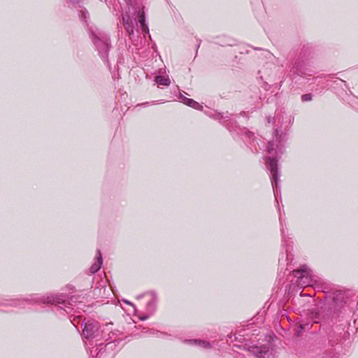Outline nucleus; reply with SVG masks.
Listing matches in <instances>:
<instances>
[{
    "mask_svg": "<svg viewBox=\"0 0 358 358\" xmlns=\"http://www.w3.org/2000/svg\"><path fill=\"white\" fill-rule=\"evenodd\" d=\"M188 342L192 345H195L196 346H199L201 348L208 349L211 347L209 342L206 341H201V340H189Z\"/></svg>",
    "mask_w": 358,
    "mask_h": 358,
    "instance_id": "13",
    "label": "nucleus"
},
{
    "mask_svg": "<svg viewBox=\"0 0 358 358\" xmlns=\"http://www.w3.org/2000/svg\"><path fill=\"white\" fill-rule=\"evenodd\" d=\"M88 33L94 45L99 52V55L106 59L110 48L108 36L97 27L88 28Z\"/></svg>",
    "mask_w": 358,
    "mask_h": 358,
    "instance_id": "3",
    "label": "nucleus"
},
{
    "mask_svg": "<svg viewBox=\"0 0 358 358\" xmlns=\"http://www.w3.org/2000/svg\"><path fill=\"white\" fill-rule=\"evenodd\" d=\"M80 19L85 22L87 26V19L89 18V13L84 8H81L78 13Z\"/></svg>",
    "mask_w": 358,
    "mask_h": 358,
    "instance_id": "15",
    "label": "nucleus"
},
{
    "mask_svg": "<svg viewBox=\"0 0 358 358\" xmlns=\"http://www.w3.org/2000/svg\"><path fill=\"white\" fill-rule=\"evenodd\" d=\"M155 82L159 85L169 86L171 83L170 79L168 77L162 76H157L155 77Z\"/></svg>",
    "mask_w": 358,
    "mask_h": 358,
    "instance_id": "14",
    "label": "nucleus"
},
{
    "mask_svg": "<svg viewBox=\"0 0 358 358\" xmlns=\"http://www.w3.org/2000/svg\"><path fill=\"white\" fill-rule=\"evenodd\" d=\"M67 2H69V3H74L75 2H77L78 0H66Z\"/></svg>",
    "mask_w": 358,
    "mask_h": 358,
    "instance_id": "18",
    "label": "nucleus"
},
{
    "mask_svg": "<svg viewBox=\"0 0 358 358\" xmlns=\"http://www.w3.org/2000/svg\"><path fill=\"white\" fill-rule=\"evenodd\" d=\"M268 351L269 348L266 345L252 346L250 348V352L257 357H264Z\"/></svg>",
    "mask_w": 358,
    "mask_h": 358,
    "instance_id": "7",
    "label": "nucleus"
},
{
    "mask_svg": "<svg viewBox=\"0 0 358 358\" xmlns=\"http://www.w3.org/2000/svg\"><path fill=\"white\" fill-rule=\"evenodd\" d=\"M138 22L141 27L142 31L144 34H149L148 27L145 24V17L143 10L138 12Z\"/></svg>",
    "mask_w": 358,
    "mask_h": 358,
    "instance_id": "12",
    "label": "nucleus"
},
{
    "mask_svg": "<svg viewBox=\"0 0 358 358\" xmlns=\"http://www.w3.org/2000/svg\"><path fill=\"white\" fill-rule=\"evenodd\" d=\"M311 314H312V315L310 316V317H311V319L313 320L314 322H315V323L318 322L317 320L319 318V316H318L319 314L317 312H315V313L312 312Z\"/></svg>",
    "mask_w": 358,
    "mask_h": 358,
    "instance_id": "17",
    "label": "nucleus"
},
{
    "mask_svg": "<svg viewBox=\"0 0 358 358\" xmlns=\"http://www.w3.org/2000/svg\"><path fill=\"white\" fill-rule=\"evenodd\" d=\"M305 62L303 60H302V59L299 57L294 62V63L293 64V66L292 67V71L295 73V74H297L299 76H301L303 73V66L305 65Z\"/></svg>",
    "mask_w": 358,
    "mask_h": 358,
    "instance_id": "8",
    "label": "nucleus"
},
{
    "mask_svg": "<svg viewBox=\"0 0 358 358\" xmlns=\"http://www.w3.org/2000/svg\"><path fill=\"white\" fill-rule=\"evenodd\" d=\"M296 277L299 278V284L301 286H311L314 289L322 288V279L313 274L307 266H303L301 269L294 271Z\"/></svg>",
    "mask_w": 358,
    "mask_h": 358,
    "instance_id": "5",
    "label": "nucleus"
},
{
    "mask_svg": "<svg viewBox=\"0 0 358 358\" xmlns=\"http://www.w3.org/2000/svg\"><path fill=\"white\" fill-rule=\"evenodd\" d=\"M301 100L303 101H310L312 100V94H305L301 96Z\"/></svg>",
    "mask_w": 358,
    "mask_h": 358,
    "instance_id": "16",
    "label": "nucleus"
},
{
    "mask_svg": "<svg viewBox=\"0 0 358 358\" xmlns=\"http://www.w3.org/2000/svg\"><path fill=\"white\" fill-rule=\"evenodd\" d=\"M275 134L276 136H278L279 135V131L278 129H275Z\"/></svg>",
    "mask_w": 358,
    "mask_h": 358,
    "instance_id": "19",
    "label": "nucleus"
},
{
    "mask_svg": "<svg viewBox=\"0 0 358 358\" xmlns=\"http://www.w3.org/2000/svg\"><path fill=\"white\" fill-rule=\"evenodd\" d=\"M179 98L181 99V101L183 103L186 104L189 107H192L197 110H202L203 108V106L201 105H200L198 102L192 99L187 98L182 94H180Z\"/></svg>",
    "mask_w": 358,
    "mask_h": 358,
    "instance_id": "9",
    "label": "nucleus"
},
{
    "mask_svg": "<svg viewBox=\"0 0 358 358\" xmlns=\"http://www.w3.org/2000/svg\"><path fill=\"white\" fill-rule=\"evenodd\" d=\"M71 323H73L76 326L74 321H71Z\"/></svg>",
    "mask_w": 358,
    "mask_h": 358,
    "instance_id": "22",
    "label": "nucleus"
},
{
    "mask_svg": "<svg viewBox=\"0 0 358 358\" xmlns=\"http://www.w3.org/2000/svg\"><path fill=\"white\" fill-rule=\"evenodd\" d=\"M149 298V301L147 303L148 311L152 313L155 310V304L157 302V295L154 292H150L145 294Z\"/></svg>",
    "mask_w": 358,
    "mask_h": 358,
    "instance_id": "10",
    "label": "nucleus"
},
{
    "mask_svg": "<svg viewBox=\"0 0 358 358\" xmlns=\"http://www.w3.org/2000/svg\"><path fill=\"white\" fill-rule=\"evenodd\" d=\"M281 232H282V238H284L285 231H284L283 229H281Z\"/></svg>",
    "mask_w": 358,
    "mask_h": 358,
    "instance_id": "20",
    "label": "nucleus"
},
{
    "mask_svg": "<svg viewBox=\"0 0 358 358\" xmlns=\"http://www.w3.org/2000/svg\"><path fill=\"white\" fill-rule=\"evenodd\" d=\"M123 25L129 36L134 34V24L137 25L135 18H131L129 15L122 16Z\"/></svg>",
    "mask_w": 358,
    "mask_h": 358,
    "instance_id": "6",
    "label": "nucleus"
},
{
    "mask_svg": "<svg viewBox=\"0 0 358 358\" xmlns=\"http://www.w3.org/2000/svg\"><path fill=\"white\" fill-rule=\"evenodd\" d=\"M271 119H272V118H271V117H268V122H271Z\"/></svg>",
    "mask_w": 358,
    "mask_h": 358,
    "instance_id": "21",
    "label": "nucleus"
},
{
    "mask_svg": "<svg viewBox=\"0 0 358 358\" xmlns=\"http://www.w3.org/2000/svg\"><path fill=\"white\" fill-rule=\"evenodd\" d=\"M112 324H106L104 329L100 330L99 324L96 321L88 322L84 324L83 335L85 338L90 340L98 338L97 341H115L117 336V331H111Z\"/></svg>",
    "mask_w": 358,
    "mask_h": 358,
    "instance_id": "2",
    "label": "nucleus"
},
{
    "mask_svg": "<svg viewBox=\"0 0 358 358\" xmlns=\"http://www.w3.org/2000/svg\"><path fill=\"white\" fill-rule=\"evenodd\" d=\"M50 303L60 310H63L66 313H71L76 308H78L77 304V298L71 296L66 300L64 295L50 294L46 296V304Z\"/></svg>",
    "mask_w": 358,
    "mask_h": 358,
    "instance_id": "4",
    "label": "nucleus"
},
{
    "mask_svg": "<svg viewBox=\"0 0 358 358\" xmlns=\"http://www.w3.org/2000/svg\"><path fill=\"white\" fill-rule=\"evenodd\" d=\"M267 152L270 156L266 157V164L271 173V182L275 195L278 193V183L279 173L278 169V161L279 155L282 153V149L278 144L273 141L268 143Z\"/></svg>",
    "mask_w": 358,
    "mask_h": 358,
    "instance_id": "1",
    "label": "nucleus"
},
{
    "mask_svg": "<svg viewBox=\"0 0 358 358\" xmlns=\"http://www.w3.org/2000/svg\"><path fill=\"white\" fill-rule=\"evenodd\" d=\"M102 265V257L99 250L96 252V262L91 266L90 271L92 273L97 272Z\"/></svg>",
    "mask_w": 358,
    "mask_h": 358,
    "instance_id": "11",
    "label": "nucleus"
}]
</instances>
